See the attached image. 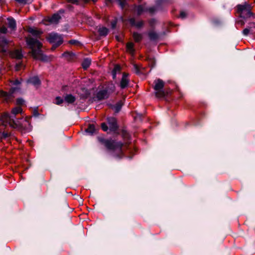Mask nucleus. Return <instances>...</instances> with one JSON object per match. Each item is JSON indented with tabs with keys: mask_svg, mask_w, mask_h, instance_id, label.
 I'll return each instance as SVG.
<instances>
[{
	"mask_svg": "<svg viewBox=\"0 0 255 255\" xmlns=\"http://www.w3.org/2000/svg\"><path fill=\"white\" fill-rule=\"evenodd\" d=\"M25 41L28 47L31 49V54L34 59L43 62L50 61V58L43 53L41 50L42 44L38 39L27 37H25Z\"/></svg>",
	"mask_w": 255,
	"mask_h": 255,
	"instance_id": "f257e3e1",
	"label": "nucleus"
},
{
	"mask_svg": "<svg viewBox=\"0 0 255 255\" xmlns=\"http://www.w3.org/2000/svg\"><path fill=\"white\" fill-rule=\"evenodd\" d=\"M97 139L99 143L109 151H118V153L114 155V157L118 159H122L124 154L123 151L124 143L120 141H117L112 138H106L103 136H98Z\"/></svg>",
	"mask_w": 255,
	"mask_h": 255,
	"instance_id": "f03ea898",
	"label": "nucleus"
},
{
	"mask_svg": "<svg viewBox=\"0 0 255 255\" xmlns=\"http://www.w3.org/2000/svg\"><path fill=\"white\" fill-rule=\"evenodd\" d=\"M106 123H102L101 125L102 129L105 132L113 133L117 135L120 134L118 131L119 126L117 119L113 117H109L106 118Z\"/></svg>",
	"mask_w": 255,
	"mask_h": 255,
	"instance_id": "7ed1b4c3",
	"label": "nucleus"
},
{
	"mask_svg": "<svg viewBox=\"0 0 255 255\" xmlns=\"http://www.w3.org/2000/svg\"><path fill=\"white\" fill-rule=\"evenodd\" d=\"M237 12L240 17L247 20L251 17H255V13L252 11L253 6L247 2L243 4H239L236 6Z\"/></svg>",
	"mask_w": 255,
	"mask_h": 255,
	"instance_id": "20e7f679",
	"label": "nucleus"
},
{
	"mask_svg": "<svg viewBox=\"0 0 255 255\" xmlns=\"http://www.w3.org/2000/svg\"><path fill=\"white\" fill-rule=\"evenodd\" d=\"M153 89L155 90V95L157 98H164L167 95V93L163 90L164 86V81L160 79H157L153 82Z\"/></svg>",
	"mask_w": 255,
	"mask_h": 255,
	"instance_id": "39448f33",
	"label": "nucleus"
},
{
	"mask_svg": "<svg viewBox=\"0 0 255 255\" xmlns=\"http://www.w3.org/2000/svg\"><path fill=\"white\" fill-rule=\"evenodd\" d=\"M47 39L50 43L53 44L51 47L52 51L61 45L63 42V38L62 35L55 32L49 33Z\"/></svg>",
	"mask_w": 255,
	"mask_h": 255,
	"instance_id": "423d86ee",
	"label": "nucleus"
},
{
	"mask_svg": "<svg viewBox=\"0 0 255 255\" xmlns=\"http://www.w3.org/2000/svg\"><path fill=\"white\" fill-rule=\"evenodd\" d=\"M19 89L17 87H11L8 92L0 91V96L6 101H10L14 98L13 94Z\"/></svg>",
	"mask_w": 255,
	"mask_h": 255,
	"instance_id": "0eeeda50",
	"label": "nucleus"
},
{
	"mask_svg": "<svg viewBox=\"0 0 255 255\" xmlns=\"http://www.w3.org/2000/svg\"><path fill=\"white\" fill-rule=\"evenodd\" d=\"M61 19V16L59 13H55L51 17L47 16L45 17L43 21L45 22V24H48L47 22L50 24H58L59 20Z\"/></svg>",
	"mask_w": 255,
	"mask_h": 255,
	"instance_id": "6e6552de",
	"label": "nucleus"
},
{
	"mask_svg": "<svg viewBox=\"0 0 255 255\" xmlns=\"http://www.w3.org/2000/svg\"><path fill=\"white\" fill-rule=\"evenodd\" d=\"M22 118L16 119L14 121H12V123L10 124L9 126L12 128H16L22 131H25L26 130V126L20 122V120Z\"/></svg>",
	"mask_w": 255,
	"mask_h": 255,
	"instance_id": "1a4fd4ad",
	"label": "nucleus"
},
{
	"mask_svg": "<svg viewBox=\"0 0 255 255\" xmlns=\"http://www.w3.org/2000/svg\"><path fill=\"white\" fill-rule=\"evenodd\" d=\"M129 74L126 72L123 73L122 78L120 82V87L122 89H124L128 87L129 80L128 79Z\"/></svg>",
	"mask_w": 255,
	"mask_h": 255,
	"instance_id": "9d476101",
	"label": "nucleus"
},
{
	"mask_svg": "<svg viewBox=\"0 0 255 255\" xmlns=\"http://www.w3.org/2000/svg\"><path fill=\"white\" fill-rule=\"evenodd\" d=\"M105 88L103 89L107 92V93L110 96L116 90V86L113 82H109L105 84Z\"/></svg>",
	"mask_w": 255,
	"mask_h": 255,
	"instance_id": "9b49d317",
	"label": "nucleus"
},
{
	"mask_svg": "<svg viewBox=\"0 0 255 255\" xmlns=\"http://www.w3.org/2000/svg\"><path fill=\"white\" fill-rule=\"evenodd\" d=\"M109 97L110 96L107 93V92L102 89L97 93L96 98L98 101H101L108 99Z\"/></svg>",
	"mask_w": 255,
	"mask_h": 255,
	"instance_id": "f8f14e48",
	"label": "nucleus"
},
{
	"mask_svg": "<svg viewBox=\"0 0 255 255\" xmlns=\"http://www.w3.org/2000/svg\"><path fill=\"white\" fill-rule=\"evenodd\" d=\"M110 3H113L114 1H116L118 5L120 6L122 9H127L128 7V4L127 1V0H106Z\"/></svg>",
	"mask_w": 255,
	"mask_h": 255,
	"instance_id": "ddd939ff",
	"label": "nucleus"
},
{
	"mask_svg": "<svg viewBox=\"0 0 255 255\" xmlns=\"http://www.w3.org/2000/svg\"><path fill=\"white\" fill-rule=\"evenodd\" d=\"M130 25L132 27H135L137 28H141L144 25V22L143 20H140L138 22H136L134 18H129L128 19Z\"/></svg>",
	"mask_w": 255,
	"mask_h": 255,
	"instance_id": "4468645a",
	"label": "nucleus"
},
{
	"mask_svg": "<svg viewBox=\"0 0 255 255\" xmlns=\"http://www.w3.org/2000/svg\"><path fill=\"white\" fill-rule=\"evenodd\" d=\"M27 83L31 84L32 85H33L35 86H39L41 84L40 80L39 79L38 77L37 76L30 77L27 80Z\"/></svg>",
	"mask_w": 255,
	"mask_h": 255,
	"instance_id": "2eb2a0df",
	"label": "nucleus"
},
{
	"mask_svg": "<svg viewBox=\"0 0 255 255\" xmlns=\"http://www.w3.org/2000/svg\"><path fill=\"white\" fill-rule=\"evenodd\" d=\"M97 129L93 124H89L87 128L85 129V132L90 135H93L97 133Z\"/></svg>",
	"mask_w": 255,
	"mask_h": 255,
	"instance_id": "dca6fc26",
	"label": "nucleus"
},
{
	"mask_svg": "<svg viewBox=\"0 0 255 255\" xmlns=\"http://www.w3.org/2000/svg\"><path fill=\"white\" fill-rule=\"evenodd\" d=\"M27 31L36 37H38L42 33V31L30 26L28 27Z\"/></svg>",
	"mask_w": 255,
	"mask_h": 255,
	"instance_id": "f3484780",
	"label": "nucleus"
},
{
	"mask_svg": "<svg viewBox=\"0 0 255 255\" xmlns=\"http://www.w3.org/2000/svg\"><path fill=\"white\" fill-rule=\"evenodd\" d=\"M8 26L12 30H15L16 29V23L15 20L12 17L7 18Z\"/></svg>",
	"mask_w": 255,
	"mask_h": 255,
	"instance_id": "a211bd4d",
	"label": "nucleus"
},
{
	"mask_svg": "<svg viewBox=\"0 0 255 255\" xmlns=\"http://www.w3.org/2000/svg\"><path fill=\"white\" fill-rule=\"evenodd\" d=\"M15 116L16 115L12 114L10 115L7 113H4L3 115V117L8 122V124L9 125L10 124L12 123V121H14V120L16 119Z\"/></svg>",
	"mask_w": 255,
	"mask_h": 255,
	"instance_id": "6ab92c4d",
	"label": "nucleus"
},
{
	"mask_svg": "<svg viewBox=\"0 0 255 255\" xmlns=\"http://www.w3.org/2000/svg\"><path fill=\"white\" fill-rule=\"evenodd\" d=\"M64 100L69 104H73L76 101V98L71 94H66L65 96Z\"/></svg>",
	"mask_w": 255,
	"mask_h": 255,
	"instance_id": "aec40b11",
	"label": "nucleus"
},
{
	"mask_svg": "<svg viewBox=\"0 0 255 255\" xmlns=\"http://www.w3.org/2000/svg\"><path fill=\"white\" fill-rule=\"evenodd\" d=\"M124 105V103L122 101H120L117 102L115 105H111V108L115 110V112L116 113H118L121 111L123 106Z\"/></svg>",
	"mask_w": 255,
	"mask_h": 255,
	"instance_id": "412c9836",
	"label": "nucleus"
},
{
	"mask_svg": "<svg viewBox=\"0 0 255 255\" xmlns=\"http://www.w3.org/2000/svg\"><path fill=\"white\" fill-rule=\"evenodd\" d=\"M145 60L148 62L149 66L151 68H154L156 65V60L154 57L148 55L146 57Z\"/></svg>",
	"mask_w": 255,
	"mask_h": 255,
	"instance_id": "4be33fe9",
	"label": "nucleus"
},
{
	"mask_svg": "<svg viewBox=\"0 0 255 255\" xmlns=\"http://www.w3.org/2000/svg\"><path fill=\"white\" fill-rule=\"evenodd\" d=\"M148 36L150 41H156L159 38V35L154 31H149Z\"/></svg>",
	"mask_w": 255,
	"mask_h": 255,
	"instance_id": "5701e85b",
	"label": "nucleus"
},
{
	"mask_svg": "<svg viewBox=\"0 0 255 255\" xmlns=\"http://www.w3.org/2000/svg\"><path fill=\"white\" fill-rule=\"evenodd\" d=\"M91 59L89 58H84L82 63V67L84 70H87L91 64Z\"/></svg>",
	"mask_w": 255,
	"mask_h": 255,
	"instance_id": "b1692460",
	"label": "nucleus"
},
{
	"mask_svg": "<svg viewBox=\"0 0 255 255\" xmlns=\"http://www.w3.org/2000/svg\"><path fill=\"white\" fill-rule=\"evenodd\" d=\"M134 44L132 42H128L126 44L127 50L130 53L131 55H133L135 52L134 48Z\"/></svg>",
	"mask_w": 255,
	"mask_h": 255,
	"instance_id": "393cba45",
	"label": "nucleus"
},
{
	"mask_svg": "<svg viewBox=\"0 0 255 255\" xmlns=\"http://www.w3.org/2000/svg\"><path fill=\"white\" fill-rule=\"evenodd\" d=\"M75 54L72 52L66 51L62 54V56L66 58L68 60H71L75 57Z\"/></svg>",
	"mask_w": 255,
	"mask_h": 255,
	"instance_id": "a878e982",
	"label": "nucleus"
},
{
	"mask_svg": "<svg viewBox=\"0 0 255 255\" xmlns=\"http://www.w3.org/2000/svg\"><path fill=\"white\" fill-rule=\"evenodd\" d=\"M12 55L13 58L18 60L21 59L23 57L21 51L18 49L14 50L12 52Z\"/></svg>",
	"mask_w": 255,
	"mask_h": 255,
	"instance_id": "bb28decb",
	"label": "nucleus"
},
{
	"mask_svg": "<svg viewBox=\"0 0 255 255\" xmlns=\"http://www.w3.org/2000/svg\"><path fill=\"white\" fill-rule=\"evenodd\" d=\"M98 32L100 36H106L109 33V29L106 27H100L98 29Z\"/></svg>",
	"mask_w": 255,
	"mask_h": 255,
	"instance_id": "cd10ccee",
	"label": "nucleus"
},
{
	"mask_svg": "<svg viewBox=\"0 0 255 255\" xmlns=\"http://www.w3.org/2000/svg\"><path fill=\"white\" fill-rule=\"evenodd\" d=\"M135 10H136L138 16L141 15L144 11H146V9L144 8L142 4L135 6Z\"/></svg>",
	"mask_w": 255,
	"mask_h": 255,
	"instance_id": "c85d7f7f",
	"label": "nucleus"
},
{
	"mask_svg": "<svg viewBox=\"0 0 255 255\" xmlns=\"http://www.w3.org/2000/svg\"><path fill=\"white\" fill-rule=\"evenodd\" d=\"M132 36L135 42H139L142 39V36L141 34L137 33V32H133Z\"/></svg>",
	"mask_w": 255,
	"mask_h": 255,
	"instance_id": "c756f323",
	"label": "nucleus"
},
{
	"mask_svg": "<svg viewBox=\"0 0 255 255\" xmlns=\"http://www.w3.org/2000/svg\"><path fill=\"white\" fill-rule=\"evenodd\" d=\"M22 109L20 107H16L11 110V114L12 115H16L18 114H22Z\"/></svg>",
	"mask_w": 255,
	"mask_h": 255,
	"instance_id": "7c9ffc66",
	"label": "nucleus"
},
{
	"mask_svg": "<svg viewBox=\"0 0 255 255\" xmlns=\"http://www.w3.org/2000/svg\"><path fill=\"white\" fill-rule=\"evenodd\" d=\"M121 134L123 138L125 139H129L130 137L129 133L125 128H123L121 130Z\"/></svg>",
	"mask_w": 255,
	"mask_h": 255,
	"instance_id": "2f4dec72",
	"label": "nucleus"
},
{
	"mask_svg": "<svg viewBox=\"0 0 255 255\" xmlns=\"http://www.w3.org/2000/svg\"><path fill=\"white\" fill-rule=\"evenodd\" d=\"M0 46L2 48L5 47L6 46L8 45V41L4 36H1V38H0Z\"/></svg>",
	"mask_w": 255,
	"mask_h": 255,
	"instance_id": "473e14b6",
	"label": "nucleus"
},
{
	"mask_svg": "<svg viewBox=\"0 0 255 255\" xmlns=\"http://www.w3.org/2000/svg\"><path fill=\"white\" fill-rule=\"evenodd\" d=\"M169 0H156L155 1L156 7L157 8H162V4L164 3L169 2Z\"/></svg>",
	"mask_w": 255,
	"mask_h": 255,
	"instance_id": "72a5a7b5",
	"label": "nucleus"
},
{
	"mask_svg": "<svg viewBox=\"0 0 255 255\" xmlns=\"http://www.w3.org/2000/svg\"><path fill=\"white\" fill-rule=\"evenodd\" d=\"M251 30H252V26H248L243 30L242 34L245 36H248Z\"/></svg>",
	"mask_w": 255,
	"mask_h": 255,
	"instance_id": "f704fd0d",
	"label": "nucleus"
},
{
	"mask_svg": "<svg viewBox=\"0 0 255 255\" xmlns=\"http://www.w3.org/2000/svg\"><path fill=\"white\" fill-rule=\"evenodd\" d=\"M133 70L136 74H137V75L141 74L142 72L140 71V68L137 64H134L133 65Z\"/></svg>",
	"mask_w": 255,
	"mask_h": 255,
	"instance_id": "c9c22d12",
	"label": "nucleus"
},
{
	"mask_svg": "<svg viewBox=\"0 0 255 255\" xmlns=\"http://www.w3.org/2000/svg\"><path fill=\"white\" fill-rule=\"evenodd\" d=\"M64 102V100L59 96L55 98V104L57 105H61Z\"/></svg>",
	"mask_w": 255,
	"mask_h": 255,
	"instance_id": "e433bc0d",
	"label": "nucleus"
},
{
	"mask_svg": "<svg viewBox=\"0 0 255 255\" xmlns=\"http://www.w3.org/2000/svg\"><path fill=\"white\" fill-rule=\"evenodd\" d=\"M161 8H157L156 7V5L155 4V6H152V7H149L148 9H146V11H148L149 12H150V13H153L156 10H158V9H160Z\"/></svg>",
	"mask_w": 255,
	"mask_h": 255,
	"instance_id": "4c0bfd02",
	"label": "nucleus"
},
{
	"mask_svg": "<svg viewBox=\"0 0 255 255\" xmlns=\"http://www.w3.org/2000/svg\"><path fill=\"white\" fill-rule=\"evenodd\" d=\"M7 32V29L5 26L0 27V38H1V34H6Z\"/></svg>",
	"mask_w": 255,
	"mask_h": 255,
	"instance_id": "58836bf2",
	"label": "nucleus"
},
{
	"mask_svg": "<svg viewBox=\"0 0 255 255\" xmlns=\"http://www.w3.org/2000/svg\"><path fill=\"white\" fill-rule=\"evenodd\" d=\"M16 2H17L19 4H21L23 5L26 4L27 3H30L31 1H29V0H15Z\"/></svg>",
	"mask_w": 255,
	"mask_h": 255,
	"instance_id": "ea45409f",
	"label": "nucleus"
},
{
	"mask_svg": "<svg viewBox=\"0 0 255 255\" xmlns=\"http://www.w3.org/2000/svg\"><path fill=\"white\" fill-rule=\"evenodd\" d=\"M16 102L18 105H22L24 103V100L21 98H19L16 99Z\"/></svg>",
	"mask_w": 255,
	"mask_h": 255,
	"instance_id": "a19ab883",
	"label": "nucleus"
},
{
	"mask_svg": "<svg viewBox=\"0 0 255 255\" xmlns=\"http://www.w3.org/2000/svg\"><path fill=\"white\" fill-rule=\"evenodd\" d=\"M121 68L120 65H116L113 70H112V72H115V73H117V72H120L121 71Z\"/></svg>",
	"mask_w": 255,
	"mask_h": 255,
	"instance_id": "79ce46f5",
	"label": "nucleus"
},
{
	"mask_svg": "<svg viewBox=\"0 0 255 255\" xmlns=\"http://www.w3.org/2000/svg\"><path fill=\"white\" fill-rule=\"evenodd\" d=\"M187 17V13L184 11H181L180 12V17L181 19H185Z\"/></svg>",
	"mask_w": 255,
	"mask_h": 255,
	"instance_id": "37998d69",
	"label": "nucleus"
},
{
	"mask_svg": "<svg viewBox=\"0 0 255 255\" xmlns=\"http://www.w3.org/2000/svg\"><path fill=\"white\" fill-rule=\"evenodd\" d=\"M69 43L73 45H77L80 43V42L77 40L71 39L69 41Z\"/></svg>",
	"mask_w": 255,
	"mask_h": 255,
	"instance_id": "c03bdc74",
	"label": "nucleus"
},
{
	"mask_svg": "<svg viewBox=\"0 0 255 255\" xmlns=\"http://www.w3.org/2000/svg\"><path fill=\"white\" fill-rule=\"evenodd\" d=\"M244 20L245 19L242 18V19H240V20H238L236 22L237 24L240 25L242 26H244V25L245 24V21H244Z\"/></svg>",
	"mask_w": 255,
	"mask_h": 255,
	"instance_id": "a18cd8bd",
	"label": "nucleus"
},
{
	"mask_svg": "<svg viewBox=\"0 0 255 255\" xmlns=\"http://www.w3.org/2000/svg\"><path fill=\"white\" fill-rule=\"evenodd\" d=\"M117 19H115L114 20H112L111 21V27H112V29L116 28V26H117Z\"/></svg>",
	"mask_w": 255,
	"mask_h": 255,
	"instance_id": "49530a36",
	"label": "nucleus"
},
{
	"mask_svg": "<svg viewBox=\"0 0 255 255\" xmlns=\"http://www.w3.org/2000/svg\"><path fill=\"white\" fill-rule=\"evenodd\" d=\"M68 1L72 4L76 5H79L80 1L79 0H68Z\"/></svg>",
	"mask_w": 255,
	"mask_h": 255,
	"instance_id": "de8ad7c7",
	"label": "nucleus"
},
{
	"mask_svg": "<svg viewBox=\"0 0 255 255\" xmlns=\"http://www.w3.org/2000/svg\"><path fill=\"white\" fill-rule=\"evenodd\" d=\"M9 134L7 132H3L1 133V138H2L5 139V138H7L8 137H9Z\"/></svg>",
	"mask_w": 255,
	"mask_h": 255,
	"instance_id": "09e8293b",
	"label": "nucleus"
},
{
	"mask_svg": "<svg viewBox=\"0 0 255 255\" xmlns=\"http://www.w3.org/2000/svg\"><path fill=\"white\" fill-rule=\"evenodd\" d=\"M22 66V63L21 62L16 64V65H15L16 70H17V71L19 70Z\"/></svg>",
	"mask_w": 255,
	"mask_h": 255,
	"instance_id": "8fccbe9b",
	"label": "nucleus"
},
{
	"mask_svg": "<svg viewBox=\"0 0 255 255\" xmlns=\"http://www.w3.org/2000/svg\"><path fill=\"white\" fill-rule=\"evenodd\" d=\"M39 114L38 113L37 108L36 109H35L33 111V116L34 117H38L39 116Z\"/></svg>",
	"mask_w": 255,
	"mask_h": 255,
	"instance_id": "3c124183",
	"label": "nucleus"
},
{
	"mask_svg": "<svg viewBox=\"0 0 255 255\" xmlns=\"http://www.w3.org/2000/svg\"><path fill=\"white\" fill-rule=\"evenodd\" d=\"M155 22V20L154 19H151L150 21H149V24H150V26L152 27L153 28H154V25H153V24H154Z\"/></svg>",
	"mask_w": 255,
	"mask_h": 255,
	"instance_id": "603ef678",
	"label": "nucleus"
},
{
	"mask_svg": "<svg viewBox=\"0 0 255 255\" xmlns=\"http://www.w3.org/2000/svg\"><path fill=\"white\" fill-rule=\"evenodd\" d=\"M31 117H26L25 119L24 120L23 122L27 123L29 125H30L29 120H30Z\"/></svg>",
	"mask_w": 255,
	"mask_h": 255,
	"instance_id": "864d4df0",
	"label": "nucleus"
},
{
	"mask_svg": "<svg viewBox=\"0 0 255 255\" xmlns=\"http://www.w3.org/2000/svg\"><path fill=\"white\" fill-rule=\"evenodd\" d=\"M98 0H83V2L85 3H89L90 1H92L93 3H95Z\"/></svg>",
	"mask_w": 255,
	"mask_h": 255,
	"instance_id": "5fc2aeb1",
	"label": "nucleus"
},
{
	"mask_svg": "<svg viewBox=\"0 0 255 255\" xmlns=\"http://www.w3.org/2000/svg\"><path fill=\"white\" fill-rule=\"evenodd\" d=\"M248 24L249 25V26H252V29H255V22H250L248 23Z\"/></svg>",
	"mask_w": 255,
	"mask_h": 255,
	"instance_id": "6e6d98bb",
	"label": "nucleus"
},
{
	"mask_svg": "<svg viewBox=\"0 0 255 255\" xmlns=\"http://www.w3.org/2000/svg\"><path fill=\"white\" fill-rule=\"evenodd\" d=\"M20 84V82L18 80H15L13 82V85H18Z\"/></svg>",
	"mask_w": 255,
	"mask_h": 255,
	"instance_id": "4d7b16f0",
	"label": "nucleus"
},
{
	"mask_svg": "<svg viewBox=\"0 0 255 255\" xmlns=\"http://www.w3.org/2000/svg\"><path fill=\"white\" fill-rule=\"evenodd\" d=\"M64 12L65 10L64 9H60L56 12V13H59V14L60 15V14L64 13Z\"/></svg>",
	"mask_w": 255,
	"mask_h": 255,
	"instance_id": "13d9d810",
	"label": "nucleus"
},
{
	"mask_svg": "<svg viewBox=\"0 0 255 255\" xmlns=\"http://www.w3.org/2000/svg\"><path fill=\"white\" fill-rule=\"evenodd\" d=\"M112 73L113 79L114 80H115L116 79V77H117V73H115V72H112Z\"/></svg>",
	"mask_w": 255,
	"mask_h": 255,
	"instance_id": "bf43d9fd",
	"label": "nucleus"
},
{
	"mask_svg": "<svg viewBox=\"0 0 255 255\" xmlns=\"http://www.w3.org/2000/svg\"><path fill=\"white\" fill-rule=\"evenodd\" d=\"M116 39H117L118 41H120V40H119V38L118 36H116Z\"/></svg>",
	"mask_w": 255,
	"mask_h": 255,
	"instance_id": "052dcab7",
	"label": "nucleus"
},
{
	"mask_svg": "<svg viewBox=\"0 0 255 255\" xmlns=\"http://www.w3.org/2000/svg\"><path fill=\"white\" fill-rule=\"evenodd\" d=\"M3 0H0V3Z\"/></svg>",
	"mask_w": 255,
	"mask_h": 255,
	"instance_id": "680f3d73",
	"label": "nucleus"
}]
</instances>
